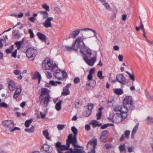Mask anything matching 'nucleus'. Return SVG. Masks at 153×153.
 Returning a JSON list of instances; mask_svg holds the SVG:
<instances>
[{"label": "nucleus", "mask_w": 153, "mask_h": 153, "mask_svg": "<svg viewBox=\"0 0 153 153\" xmlns=\"http://www.w3.org/2000/svg\"><path fill=\"white\" fill-rule=\"evenodd\" d=\"M81 53L84 56L83 58L85 62L89 66H92L97 61V57L94 56L89 59L92 54V51L90 49H88L85 51H81Z\"/></svg>", "instance_id": "f257e3e1"}, {"label": "nucleus", "mask_w": 153, "mask_h": 153, "mask_svg": "<svg viewBox=\"0 0 153 153\" xmlns=\"http://www.w3.org/2000/svg\"><path fill=\"white\" fill-rule=\"evenodd\" d=\"M50 91L45 88H42L41 94L39 97V101L41 103L43 100V103L46 107L47 106L50 101L51 97L49 94Z\"/></svg>", "instance_id": "f03ea898"}, {"label": "nucleus", "mask_w": 153, "mask_h": 153, "mask_svg": "<svg viewBox=\"0 0 153 153\" xmlns=\"http://www.w3.org/2000/svg\"><path fill=\"white\" fill-rule=\"evenodd\" d=\"M71 131L74 134V135L70 134L68 136L67 139L71 142L72 146L74 147L77 148H81L82 147L77 145L78 141L76 138V135L78 132L77 129L74 126L72 127Z\"/></svg>", "instance_id": "7ed1b4c3"}, {"label": "nucleus", "mask_w": 153, "mask_h": 153, "mask_svg": "<svg viewBox=\"0 0 153 153\" xmlns=\"http://www.w3.org/2000/svg\"><path fill=\"white\" fill-rule=\"evenodd\" d=\"M123 106L128 112L131 111L134 108L133 105V101L131 96H126L124 99L123 102Z\"/></svg>", "instance_id": "20e7f679"}, {"label": "nucleus", "mask_w": 153, "mask_h": 153, "mask_svg": "<svg viewBox=\"0 0 153 153\" xmlns=\"http://www.w3.org/2000/svg\"><path fill=\"white\" fill-rule=\"evenodd\" d=\"M43 69L45 70L50 69L53 70L58 68V65L56 64H54L52 61H51L50 59H45L42 65Z\"/></svg>", "instance_id": "39448f33"}, {"label": "nucleus", "mask_w": 153, "mask_h": 153, "mask_svg": "<svg viewBox=\"0 0 153 153\" xmlns=\"http://www.w3.org/2000/svg\"><path fill=\"white\" fill-rule=\"evenodd\" d=\"M1 124L7 130H9L11 132H13L16 130H20V128L18 127L14 128L13 122L11 120H4L2 122Z\"/></svg>", "instance_id": "423d86ee"}, {"label": "nucleus", "mask_w": 153, "mask_h": 153, "mask_svg": "<svg viewBox=\"0 0 153 153\" xmlns=\"http://www.w3.org/2000/svg\"><path fill=\"white\" fill-rule=\"evenodd\" d=\"M128 113H115L114 114L112 118V122L115 123H118L122 120H124L127 117Z\"/></svg>", "instance_id": "0eeeda50"}, {"label": "nucleus", "mask_w": 153, "mask_h": 153, "mask_svg": "<svg viewBox=\"0 0 153 153\" xmlns=\"http://www.w3.org/2000/svg\"><path fill=\"white\" fill-rule=\"evenodd\" d=\"M71 142L67 139H66V145H62L61 143L59 141L56 142L55 144V146L57 148L58 152L62 151H65L69 149Z\"/></svg>", "instance_id": "6e6552de"}, {"label": "nucleus", "mask_w": 153, "mask_h": 153, "mask_svg": "<svg viewBox=\"0 0 153 153\" xmlns=\"http://www.w3.org/2000/svg\"><path fill=\"white\" fill-rule=\"evenodd\" d=\"M53 75L59 80H63L67 77V74L64 71L57 69L54 72Z\"/></svg>", "instance_id": "1a4fd4ad"}, {"label": "nucleus", "mask_w": 153, "mask_h": 153, "mask_svg": "<svg viewBox=\"0 0 153 153\" xmlns=\"http://www.w3.org/2000/svg\"><path fill=\"white\" fill-rule=\"evenodd\" d=\"M37 53V50L32 47L28 48L26 51V56L32 60H33Z\"/></svg>", "instance_id": "9d476101"}, {"label": "nucleus", "mask_w": 153, "mask_h": 153, "mask_svg": "<svg viewBox=\"0 0 153 153\" xmlns=\"http://www.w3.org/2000/svg\"><path fill=\"white\" fill-rule=\"evenodd\" d=\"M84 30L85 31H87L88 30H91L94 34V36L96 37V35L97 34V33L95 30H94L92 29H90V28H84V29H81V30L77 29L75 30L72 31L70 33V37L72 38H75L76 37V36H77L79 34V33L80 32V31L81 30Z\"/></svg>", "instance_id": "9b49d317"}, {"label": "nucleus", "mask_w": 153, "mask_h": 153, "mask_svg": "<svg viewBox=\"0 0 153 153\" xmlns=\"http://www.w3.org/2000/svg\"><path fill=\"white\" fill-rule=\"evenodd\" d=\"M41 152L44 153H51L52 152V147L46 144H45L40 148Z\"/></svg>", "instance_id": "f8f14e48"}, {"label": "nucleus", "mask_w": 153, "mask_h": 153, "mask_svg": "<svg viewBox=\"0 0 153 153\" xmlns=\"http://www.w3.org/2000/svg\"><path fill=\"white\" fill-rule=\"evenodd\" d=\"M116 79L121 84L124 85L126 83V79L122 74H117L116 76Z\"/></svg>", "instance_id": "ddd939ff"}, {"label": "nucleus", "mask_w": 153, "mask_h": 153, "mask_svg": "<svg viewBox=\"0 0 153 153\" xmlns=\"http://www.w3.org/2000/svg\"><path fill=\"white\" fill-rule=\"evenodd\" d=\"M113 110L115 112L119 111L120 113L124 112L127 113L128 112L127 111L125 110V108L123 106H122L121 105H117L114 108Z\"/></svg>", "instance_id": "4468645a"}, {"label": "nucleus", "mask_w": 153, "mask_h": 153, "mask_svg": "<svg viewBox=\"0 0 153 153\" xmlns=\"http://www.w3.org/2000/svg\"><path fill=\"white\" fill-rule=\"evenodd\" d=\"M72 47L73 48V50L74 51H77L78 49H79L80 52L82 51H85L86 50H87L88 49L85 48L84 49L82 48V45L80 44H78L76 43V42H75L72 45Z\"/></svg>", "instance_id": "2eb2a0df"}, {"label": "nucleus", "mask_w": 153, "mask_h": 153, "mask_svg": "<svg viewBox=\"0 0 153 153\" xmlns=\"http://www.w3.org/2000/svg\"><path fill=\"white\" fill-rule=\"evenodd\" d=\"M52 17H48L43 23V25L46 28L51 27H52L51 21L53 20Z\"/></svg>", "instance_id": "dca6fc26"}, {"label": "nucleus", "mask_w": 153, "mask_h": 153, "mask_svg": "<svg viewBox=\"0 0 153 153\" xmlns=\"http://www.w3.org/2000/svg\"><path fill=\"white\" fill-rule=\"evenodd\" d=\"M8 87L10 91H13L16 89V84L15 82L13 80L9 79L8 81Z\"/></svg>", "instance_id": "f3484780"}, {"label": "nucleus", "mask_w": 153, "mask_h": 153, "mask_svg": "<svg viewBox=\"0 0 153 153\" xmlns=\"http://www.w3.org/2000/svg\"><path fill=\"white\" fill-rule=\"evenodd\" d=\"M75 42H76V43L78 44L82 45L83 48H86L85 47V45L83 42V39L82 37L80 36L78 37L76 39Z\"/></svg>", "instance_id": "a211bd4d"}, {"label": "nucleus", "mask_w": 153, "mask_h": 153, "mask_svg": "<svg viewBox=\"0 0 153 153\" xmlns=\"http://www.w3.org/2000/svg\"><path fill=\"white\" fill-rule=\"evenodd\" d=\"M75 148L74 147L73 149L71 148V153H86L83 149Z\"/></svg>", "instance_id": "6ab92c4d"}, {"label": "nucleus", "mask_w": 153, "mask_h": 153, "mask_svg": "<svg viewBox=\"0 0 153 153\" xmlns=\"http://www.w3.org/2000/svg\"><path fill=\"white\" fill-rule=\"evenodd\" d=\"M36 35L38 38L41 40L45 42H46V36L40 32H38L36 34Z\"/></svg>", "instance_id": "aec40b11"}, {"label": "nucleus", "mask_w": 153, "mask_h": 153, "mask_svg": "<svg viewBox=\"0 0 153 153\" xmlns=\"http://www.w3.org/2000/svg\"><path fill=\"white\" fill-rule=\"evenodd\" d=\"M22 91L20 87L16 88V90L13 95V98L16 99L19 96Z\"/></svg>", "instance_id": "412c9836"}, {"label": "nucleus", "mask_w": 153, "mask_h": 153, "mask_svg": "<svg viewBox=\"0 0 153 153\" xmlns=\"http://www.w3.org/2000/svg\"><path fill=\"white\" fill-rule=\"evenodd\" d=\"M97 139L96 138L94 139L93 141L91 140L88 142V144L89 145L93 146V149H95L97 145Z\"/></svg>", "instance_id": "4be33fe9"}, {"label": "nucleus", "mask_w": 153, "mask_h": 153, "mask_svg": "<svg viewBox=\"0 0 153 153\" xmlns=\"http://www.w3.org/2000/svg\"><path fill=\"white\" fill-rule=\"evenodd\" d=\"M62 102V100H59L55 105V108L58 111H60L61 108V103Z\"/></svg>", "instance_id": "5701e85b"}, {"label": "nucleus", "mask_w": 153, "mask_h": 153, "mask_svg": "<svg viewBox=\"0 0 153 153\" xmlns=\"http://www.w3.org/2000/svg\"><path fill=\"white\" fill-rule=\"evenodd\" d=\"M39 13L42 16V18L43 19H47L48 18V14L47 12L45 11H41Z\"/></svg>", "instance_id": "b1692460"}, {"label": "nucleus", "mask_w": 153, "mask_h": 153, "mask_svg": "<svg viewBox=\"0 0 153 153\" xmlns=\"http://www.w3.org/2000/svg\"><path fill=\"white\" fill-rule=\"evenodd\" d=\"M115 94L117 95H121L123 94V91L121 88H116L114 89Z\"/></svg>", "instance_id": "393cba45"}, {"label": "nucleus", "mask_w": 153, "mask_h": 153, "mask_svg": "<svg viewBox=\"0 0 153 153\" xmlns=\"http://www.w3.org/2000/svg\"><path fill=\"white\" fill-rule=\"evenodd\" d=\"M138 123L137 124L134 126L133 128L131 133V137L132 138H133L134 137V134L137 131L138 129Z\"/></svg>", "instance_id": "a878e982"}, {"label": "nucleus", "mask_w": 153, "mask_h": 153, "mask_svg": "<svg viewBox=\"0 0 153 153\" xmlns=\"http://www.w3.org/2000/svg\"><path fill=\"white\" fill-rule=\"evenodd\" d=\"M70 94V91L68 89L63 88V91L62 93V95L63 96H67Z\"/></svg>", "instance_id": "bb28decb"}, {"label": "nucleus", "mask_w": 153, "mask_h": 153, "mask_svg": "<svg viewBox=\"0 0 153 153\" xmlns=\"http://www.w3.org/2000/svg\"><path fill=\"white\" fill-rule=\"evenodd\" d=\"M42 134L48 140H50L51 139V138L49 136V134L48 130L45 129L42 132Z\"/></svg>", "instance_id": "cd10ccee"}, {"label": "nucleus", "mask_w": 153, "mask_h": 153, "mask_svg": "<svg viewBox=\"0 0 153 153\" xmlns=\"http://www.w3.org/2000/svg\"><path fill=\"white\" fill-rule=\"evenodd\" d=\"M23 42L24 39H23L22 40L20 41L17 42H15V44L16 45L18 50H19L20 49Z\"/></svg>", "instance_id": "c85d7f7f"}, {"label": "nucleus", "mask_w": 153, "mask_h": 153, "mask_svg": "<svg viewBox=\"0 0 153 153\" xmlns=\"http://www.w3.org/2000/svg\"><path fill=\"white\" fill-rule=\"evenodd\" d=\"M103 109L102 107H100L99 109V111L98 113L96 114V116L97 117V119L99 120L101 119V116H102V111L101 110Z\"/></svg>", "instance_id": "c756f323"}, {"label": "nucleus", "mask_w": 153, "mask_h": 153, "mask_svg": "<svg viewBox=\"0 0 153 153\" xmlns=\"http://www.w3.org/2000/svg\"><path fill=\"white\" fill-rule=\"evenodd\" d=\"M91 113V111L87 110L84 111L83 113V114L84 116L86 117H88L90 115Z\"/></svg>", "instance_id": "7c9ffc66"}, {"label": "nucleus", "mask_w": 153, "mask_h": 153, "mask_svg": "<svg viewBox=\"0 0 153 153\" xmlns=\"http://www.w3.org/2000/svg\"><path fill=\"white\" fill-rule=\"evenodd\" d=\"M33 119H32L28 120H26L25 122V125L28 128L31 123L33 121Z\"/></svg>", "instance_id": "2f4dec72"}, {"label": "nucleus", "mask_w": 153, "mask_h": 153, "mask_svg": "<svg viewBox=\"0 0 153 153\" xmlns=\"http://www.w3.org/2000/svg\"><path fill=\"white\" fill-rule=\"evenodd\" d=\"M24 15V14L23 13L21 12L20 14H19L18 15L15 14H11L10 16H13L16 18H22Z\"/></svg>", "instance_id": "473e14b6"}, {"label": "nucleus", "mask_w": 153, "mask_h": 153, "mask_svg": "<svg viewBox=\"0 0 153 153\" xmlns=\"http://www.w3.org/2000/svg\"><path fill=\"white\" fill-rule=\"evenodd\" d=\"M147 123L148 124L153 123V117L148 116L147 119Z\"/></svg>", "instance_id": "72a5a7b5"}, {"label": "nucleus", "mask_w": 153, "mask_h": 153, "mask_svg": "<svg viewBox=\"0 0 153 153\" xmlns=\"http://www.w3.org/2000/svg\"><path fill=\"white\" fill-rule=\"evenodd\" d=\"M35 127L33 126H32V127L30 128H26L25 129V131L26 132L29 133H33Z\"/></svg>", "instance_id": "f704fd0d"}, {"label": "nucleus", "mask_w": 153, "mask_h": 153, "mask_svg": "<svg viewBox=\"0 0 153 153\" xmlns=\"http://www.w3.org/2000/svg\"><path fill=\"white\" fill-rule=\"evenodd\" d=\"M126 72L127 74L129 77L130 79L132 80L133 81H135V78L134 74H131L128 71H126Z\"/></svg>", "instance_id": "c9c22d12"}, {"label": "nucleus", "mask_w": 153, "mask_h": 153, "mask_svg": "<svg viewBox=\"0 0 153 153\" xmlns=\"http://www.w3.org/2000/svg\"><path fill=\"white\" fill-rule=\"evenodd\" d=\"M119 149L120 152H126V148L125 147V144H123L119 146Z\"/></svg>", "instance_id": "e433bc0d"}, {"label": "nucleus", "mask_w": 153, "mask_h": 153, "mask_svg": "<svg viewBox=\"0 0 153 153\" xmlns=\"http://www.w3.org/2000/svg\"><path fill=\"white\" fill-rule=\"evenodd\" d=\"M81 105L82 103L79 100H76L75 101V105L76 108H78L80 107L81 106Z\"/></svg>", "instance_id": "4c0bfd02"}, {"label": "nucleus", "mask_w": 153, "mask_h": 153, "mask_svg": "<svg viewBox=\"0 0 153 153\" xmlns=\"http://www.w3.org/2000/svg\"><path fill=\"white\" fill-rule=\"evenodd\" d=\"M15 31V30L13 32V35L14 37L15 38L17 39H19L21 37L22 34L20 33H14Z\"/></svg>", "instance_id": "58836bf2"}, {"label": "nucleus", "mask_w": 153, "mask_h": 153, "mask_svg": "<svg viewBox=\"0 0 153 153\" xmlns=\"http://www.w3.org/2000/svg\"><path fill=\"white\" fill-rule=\"evenodd\" d=\"M102 72L101 71H99L97 73V76L100 79L104 78V77L102 76Z\"/></svg>", "instance_id": "ea45409f"}, {"label": "nucleus", "mask_w": 153, "mask_h": 153, "mask_svg": "<svg viewBox=\"0 0 153 153\" xmlns=\"http://www.w3.org/2000/svg\"><path fill=\"white\" fill-rule=\"evenodd\" d=\"M42 7L44 9L46 10V11H49L50 10L49 7L46 4H44L42 6Z\"/></svg>", "instance_id": "a19ab883"}, {"label": "nucleus", "mask_w": 153, "mask_h": 153, "mask_svg": "<svg viewBox=\"0 0 153 153\" xmlns=\"http://www.w3.org/2000/svg\"><path fill=\"white\" fill-rule=\"evenodd\" d=\"M8 107V105L7 104L4 102H1L0 104V108L4 107L5 108H7Z\"/></svg>", "instance_id": "79ce46f5"}, {"label": "nucleus", "mask_w": 153, "mask_h": 153, "mask_svg": "<svg viewBox=\"0 0 153 153\" xmlns=\"http://www.w3.org/2000/svg\"><path fill=\"white\" fill-rule=\"evenodd\" d=\"M91 123L93 125L94 127H95L97 126L98 122L96 120H92Z\"/></svg>", "instance_id": "37998d69"}, {"label": "nucleus", "mask_w": 153, "mask_h": 153, "mask_svg": "<svg viewBox=\"0 0 153 153\" xmlns=\"http://www.w3.org/2000/svg\"><path fill=\"white\" fill-rule=\"evenodd\" d=\"M96 83V82L94 80H92L90 82V83H88V84H87V85L93 87L95 85ZM86 84H87V83Z\"/></svg>", "instance_id": "c03bdc74"}, {"label": "nucleus", "mask_w": 153, "mask_h": 153, "mask_svg": "<svg viewBox=\"0 0 153 153\" xmlns=\"http://www.w3.org/2000/svg\"><path fill=\"white\" fill-rule=\"evenodd\" d=\"M113 100H112L111 101L108 100L107 102V105L108 107L112 106L113 105Z\"/></svg>", "instance_id": "a18cd8bd"}, {"label": "nucleus", "mask_w": 153, "mask_h": 153, "mask_svg": "<svg viewBox=\"0 0 153 153\" xmlns=\"http://www.w3.org/2000/svg\"><path fill=\"white\" fill-rule=\"evenodd\" d=\"M80 81V79L79 78L76 77L74 78V82L75 84L79 83Z\"/></svg>", "instance_id": "49530a36"}, {"label": "nucleus", "mask_w": 153, "mask_h": 153, "mask_svg": "<svg viewBox=\"0 0 153 153\" xmlns=\"http://www.w3.org/2000/svg\"><path fill=\"white\" fill-rule=\"evenodd\" d=\"M130 134V131L129 130H126L125 132L124 135H125L126 138H128L129 137Z\"/></svg>", "instance_id": "de8ad7c7"}, {"label": "nucleus", "mask_w": 153, "mask_h": 153, "mask_svg": "<svg viewBox=\"0 0 153 153\" xmlns=\"http://www.w3.org/2000/svg\"><path fill=\"white\" fill-rule=\"evenodd\" d=\"M102 4L104 5L105 8L107 10H108L110 8V5L107 2L103 3Z\"/></svg>", "instance_id": "09e8293b"}, {"label": "nucleus", "mask_w": 153, "mask_h": 153, "mask_svg": "<svg viewBox=\"0 0 153 153\" xmlns=\"http://www.w3.org/2000/svg\"><path fill=\"white\" fill-rule=\"evenodd\" d=\"M28 32V33L30 34V38H33L34 37V33L32 30L31 29H29Z\"/></svg>", "instance_id": "8fccbe9b"}, {"label": "nucleus", "mask_w": 153, "mask_h": 153, "mask_svg": "<svg viewBox=\"0 0 153 153\" xmlns=\"http://www.w3.org/2000/svg\"><path fill=\"white\" fill-rule=\"evenodd\" d=\"M128 152L129 153H131L133 152L134 150V148L133 146L129 147H128Z\"/></svg>", "instance_id": "3c124183"}, {"label": "nucleus", "mask_w": 153, "mask_h": 153, "mask_svg": "<svg viewBox=\"0 0 153 153\" xmlns=\"http://www.w3.org/2000/svg\"><path fill=\"white\" fill-rule=\"evenodd\" d=\"M57 128L59 130H62L65 127V125H63L58 124L57 125Z\"/></svg>", "instance_id": "603ef678"}, {"label": "nucleus", "mask_w": 153, "mask_h": 153, "mask_svg": "<svg viewBox=\"0 0 153 153\" xmlns=\"http://www.w3.org/2000/svg\"><path fill=\"white\" fill-rule=\"evenodd\" d=\"M100 139L102 142L104 143L106 142V140L105 137L100 136Z\"/></svg>", "instance_id": "864d4df0"}, {"label": "nucleus", "mask_w": 153, "mask_h": 153, "mask_svg": "<svg viewBox=\"0 0 153 153\" xmlns=\"http://www.w3.org/2000/svg\"><path fill=\"white\" fill-rule=\"evenodd\" d=\"M105 146L107 149L113 147V146L111 144H106L105 145Z\"/></svg>", "instance_id": "5fc2aeb1"}, {"label": "nucleus", "mask_w": 153, "mask_h": 153, "mask_svg": "<svg viewBox=\"0 0 153 153\" xmlns=\"http://www.w3.org/2000/svg\"><path fill=\"white\" fill-rule=\"evenodd\" d=\"M54 9L58 13H60L61 12V10L58 7H54Z\"/></svg>", "instance_id": "6e6d98bb"}, {"label": "nucleus", "mask_w": 153, "mask_h": 153, "mask_svg": "<svg viewBox=\"0 0 153 153\" xmlns=\"http://www.w3.org/2000/svg\"><path fill=\"white\" fill-rule=\"evenodd\" d=\"M17 51V49H16L12 53V56L15 58H16Z\"/></svg>", "instance_id": "4d7b16f0"}, {"label": "nucleus", "mask_w": 153, "mask_h": 153, "mask_svg": "<svg viewBox=\"0 0 153 153\" xmlns=\"http://www.w3.org/2000/svg\"><path fill=\"white\" fill-rule=\"evenodd\" d=\"M108 131L107 130H105L103 131L101 135V136L105 137V136L108 133Z\"/></svg>", "instance_id": "13d9d810"}, {"label": "nucleus", "mask_w": 153, "mask_h": 153, "mask_svg": "<svg viewBox=\"0 0 153 153\" xmlns=\"http://www.w3.org/2000/svg\"><path fill=\"white\" fill-rule=\"evenodd\" d=\"M14 73L16 75H18L20 74H21V72L20 70H16L14 71Z\"/></svg>", "instance_id": "bf43d9fd"}, {"label": "nucleus", "mask_w": 153, "mask_h": 153, "mask_svg": "<svg viewBox=\"0 0 153 153\" xmlns=\"http://www.w3.org/2000/svg\"><path fill=\"white\" fill-rule=\"evenodd\" d=\"M35 76L37 77L38 79L41 78V75L37 71L36 72L35 74Z\"/></svg>", "instance_id": "052dcab7"}, {"label": "nucleus", "mask_w": 153, "mask_h": 153, "mask_svg": "<svg viewBox=\"0 0 153 153\" xmlns=\"http://www.w3.org/2000/svg\"><path fill=\"white\" fill-rule=\"evenodd\" d=\"M93 108V105L92 104H89L88 105V110L91 111Z\"/></svg>", "instance_id": "680f3d73"}, {"label": "nucleus", "mask_w": 153, "mask_h": 153, "mask_svg": "<svg viewBox=\"0 0 153 153\" xmlns=\"http://www.w3.org/2000/svg\"><path fill=\"white\" fill-rule=\"evenodd\" d=\"M67 150L65 151V152H63V151H60L59 152H58V153H71V148H69V149H68Z\"/></svg>", "instance_id": "e2e57ef3"}, {"label": "nucleus", "mask_w": 153, "mask_h": 153, "mask_svg": "<svg viewBox=\"0 0 153 153\" xmlns=\"http://www.w3.org/2000/svg\"><path fill=\"white\" fill-rule=\"evenodd\" d=\"M95 69L94 68H92L90 69L89 71V74H93L95 72Z\"/></svg>", "instance_id": "0e129e2a"}, {"label": "nucleus", "mask_w": 153, "mask_h": 153, "mask_svg": "<svg viewBox=\"0 0 153 153\" xmlns=\"http://www.w3.org/2000/svg\"><path fill=\"white\" fill-rule=\"evenodd\" d=\"M65 48L67 49V50L68 51H70L72 50H73V48L72 46L69 47L68 46H65Z\"/></svg>", "instance_id": "69168bd1"}, {"label": "nucleus", "mask_w": 153, "mask_h": 153, "mask_svg": "<svg viewBox=\"0 0 153 153\" xmlns=\"http://www.w3.org/2000/svg\"><path fill=\"white\" fill-rule=\"evenodd\" d=\"M50 84L52 86H56V82L53 80H51L50 81Z\"/></svg>", "instance_id": "338daca9"}, {"label": "nucleus", "mask_w": 153, "mask_h": 153, "mask_svg": "<svg viewBox=\"0 0 153 153\" xmlns=\"http://www.w3.org/2000/svg\"><path fill=\"white\" fill-rule=\"evenodd\" d=\"M93 78V75L91 74H88L87 76L88 79L89 80H92Z\"/></svg>", "instance_id": "774afa93"}]
</instances>
